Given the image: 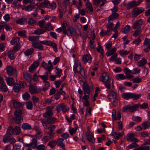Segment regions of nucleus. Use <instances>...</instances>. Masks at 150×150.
Here are the masks:
<instances>
[{"mask_svg": "<svg viewBox=\"0 0 150 150\" xmlns=\"http://www.w3.org/2000/svg\"><path fill=\"white\" fill-rule=\"evenodd\" d=\"M6 70L7 73L8 75L10 76L13 75L14 77H17L16 70L12 67L10 66H8L6 68Z\"/></svg>", "mask_w": 150, "mask_h": 150, "instance_id": "nucleus-5", "label": "nucleus"}, {"mask_svg": "<svg viewBox=\"0 0 150 150\" xmlns=\"http://www.w3.org/2000/svg\"><path fill=\"white\" fill-rule=\"evenodd\" d=\"M147 63L146 60L144 58H143L142 59L139 61L137 64V65L139 67H141Z\"/></svg>", "mask_w": 150, "mask_h": 150, "instance_id": "nucleus-34", "label": "nucleus"}, {"mask_svg": "<svg viewBox=\"0 0 150 150\" xmlns=\"http://www.w3.org/2000/svg\"><path fill=\"white\" fill-rule=\"evenodd\" d=\"M108 97L109 99L112 100L117 98V96L115 93L112 91L109 94Z\"/></svg>", "mask_w": 150, "mask_h": 150, "instance_id": "nucleus-33", "label": "nucleus"}, {"mask_svg": "<svg viewBox=\"0 0 150 150\" xmlns=\"http://www.w3.org/2000/svg\"><path fill=\"white\" fill-rule=\"evenodd\" d=\"M143 128L145 129L149 127L150 126V123L149 122H144L142 125Z\"/></svg>", "mask_w": 150, "mask_h": 150, "instance_id": "nucleus-56", "label": "nucleus"}, {"mask_svg": "<svg viewBox=\"0 0 150 150\" xmlns=\"http://www.w3.org/2000/svg\"><path fill=\"white\" fill-rule=\"evenodd\" d=\"M0 89L1 91L5 92H6L7 91V88L4 83L1 84Z\"/></svg>", "mask_w": 150, "mask_h": 150, "instance_id": "nucleus-52", "label": "nucleus"}, {"mask_svg": "<svg viewBox=\"0 0 150 150\" xmlns=\"http://www.w3.org/2000/svg\"><path fill=\"white\" fill-rule=\"evenodd\" d=\"M99 80L103 83L106 82L111 81V79L110 78L109 74L107 73H103L99 78Z\"/></svg>", "mask_w": 150, "mask_h": 150, "instance_id": "nucleus-6", "label": "nucleus"}, {"mask_svg": "<svg viewBox=\"0 0 150 150\" xmlns=\"http://www.w3.org/2000/svg\"><path fill=\"white\" fill-rule=\"evenodd\" d=\"M86 8H88L91 12L93 11V8L92 6V4L90 2H88L86 3Z\"/></svg>", "mask_w": 150, "mask_h": 150, "instance_id": "nucleus-62", "label": "nucleus"}, {"mask_svg": "<svg viewBox=\"0 0 150 150\" xmlns=\"http://www.w3.org/2000/svg\"><path fill=\"white\" fill-rule=\"evenodd\" d=\"M29 90L31 94H33L40 92L41 90L39 88H37L35 86L31 85L29 87Z\"/></svg>", "mask_w": 150, "mask_h": 150, "instance_id": "nucleus-16", "label": "nucleus"}, {"mask_svg": "<svg viewBox=\"0 0 150 150\" xmlns=\"http://www.w3.org/2000/svg\"><path fill=\"white\" fill-rule=\"evenodd\" d=\"M135 111L136 110L137 108H139L141 109H145L147 108L148 106V104L146 103H144L141 105L139 103L134 104Z\"/></svg>", "mask_w": 150, "mask_h": 150, "instance_id": "nucleus-19", "label": "nucleus"}, {"mask_svg": "<svg viewBox=\"0 0 150 150\" xmlns=\"http://www.w3.org/2000/svg\"><path fill=\"white\" fill-rule=\"evenodd\" d=\"M28 144H30L32 148L33 149L36 148L37 146V141L35 138H33L32 142Z\"/></svg>", "mask_w": 150, "mask_h": 150, "instance_id": "nucleus-38", "label": "nucleus"}, {"mask_svg": "<svg viewBox=\"0 0 150 150\" xmlns=\"http://www.w3.org/2000/svg\"><path fill=\"white\" fill-rule=\"evenodd\" d=\"M26 108L29 110H32L33 108V104L32 102L29 101L26 103Z\"/></svg>", "mask_w": 150, "mask_h": 150, "instance_id": "nucleus-57", "label": "nucleus"}, {"mask_svg": "<svg viewBox=\"0 0 150 150\" xmlns=\"http://www.w3.org/2000/svg\"><path fill=\"white\" fill-rule=\"evenodd\" d=\"M14 52L11 51H9L8 53V57L11 59L13 60L15 58V55H14Z\"/></svg>", "mask_w": 150, "mask_h": 150, "instance_id": "nucleus-47", "label": "nucleus"}, {"mask_svg": "<svg viewBox=\"0 0 150 150\" xmlns=\"http://www.w3.org/2000/svg\"><path fill=\"white\" fill-rule=\"evenodd\" d=\"M36 148L37 150H45V146L43 144H40L37 146Z\"/></svg>", "mask_w": 150, "mask_h": 150, "instance_id": "nucleus-63", "label": "nucleus"}, {"mask_svg": "<svg viewBox=\"0 0 150 150\" xmlns=\"http://www.w3.org/2000/svg\"><path fill=\"white\" fill-rule=\"evenodd\" d=\"M86 135L87 137V139L89 142L93 143L94 142L95 139L93 136V134L92 132L88 130L86 132Z\"/></svg>", "mask_w": 150, "mask_h": 150, "instance_id": "nucleus-12", "label": "nucleus"}, {"mask_svg": "<svg viewBox=\"0 0 150 150\" xmlns=\"http://www.w3.org/2000/svg\"><path fill=\"white\" fill-rule=\"evenodd\" d=\"M143 23V20L142 19H140L134 23L132 25V28L134 29H139L141 28Z\"/></svg>", "mask_w": 150, "mask_h": 150, "instance_id": "nucleus-13", "label": "nucleus"}, {"mask_svg": "<svg viewBox=\"0 0 150 150\" xmlns=\"http://www.w3.org/2000/svg\"><path fill=\"white\" fill-rule=\"evenodd\" d=\"M57 144V142L54 140H52L50 142L48 145L51 148L53 149L56 146Z\"/></svg>", "mask_w": 150, "mask_h": 150, "instance_id": "nucleus-44", "label": "nucleus"}, {"mask_svg": "<svg viewBox=\"0 0 150 150\" xmlns=\"http://www.w3.org/2000/svg\"><path fill=\"white\" fill-rule=\"evenodd\" d=\"M21 145L19 143H16L13 145V150H18L20 149Z\"/></svg>", "mask_w": 150, "mask_h": 150, "instance_id": "nucleus-58", "label": "nucleus"}, {"mask_svg": "<svg viewBox=\"0 0 150 150\" xmlns=\"http://www.w3.org/2000/svg\"><path fill=\"white\" fill-rule=\"evenodd\" d=\"M36 5L38 8L39 6L40 7L43 8L46 7L48 8H55L56 7V4L54 2H52L51 3L48 0H44V1L41 3H37L36 4Z\"/></svg>", "mask_w": 150, "mask_h": 150, "instance_id": "nucleus-1", "label": "nucleus"}, {"mask_svg": "<svg viewBox=\"0 0 150 150\" xmlns=\"http://www.w3.org/2000/svg\"><path fill=\"white\" fill-rule=\"evenodd\" d=\"M13 106L14 107L17 108L15 110L14 112H24L23 110L19 108L22 107V104L18 102H15L13 103Z\"/></svg>", "mask_w": 150, "mask_h": 150, "instance_id": "nucleus-14", "label": "nucleus"}, {"mask_svg": "<svg viewBox=\"0 0 150 150\" xmlns=\"http://www.w3.org/2000/svg\"><path fill=\"white\" fill-rule=\"evenodd\" d=\"M141 94H136L135 93H132V98L134 100H136L139 99L141 97Z\"/></svg>", "mask_w": 150, "mask_h": 150, "instance_id": "nucleus-48", "label": "nucleus"}, {"mask_svg": "<svg viewBox=\"0 0 150 150\" xmlns=\"http://www.w3.org/2000/svg\"><path fill=\"white\" fill-rule=\"evenodd\" d=\"M130 52V51L127 52V51L120 50L119 51L120 54L122 57H124L128 54Z\"/></svg>", "mask_w": 150, "mask_h": 150, "instance_id": "nucleus-54", "label": "nucleus"}, {"mask_svg": "<svg viewBox=\"0 0 150 150\" xmlns=\"http://www.w3.org/2000/svg\"><path fill=\"white\" fill-rule=\"evenodd\" d=\"M28 24L32 25L35 24L36 22L35 20L33 19L32 18H30L28 21Z\"/></svg>", "mask_w": 150, "mask_h": 150, "instance_id": "nucleus-53", "label": "nucleus"}, {"mask_svg": "<svg viewBox=\"0 0 150 150\" xmlns=\"http://www.w3.org/2000/svg\"><path fill=\"white\" fill-rule=\"evenodd\" d=\"M21 132L20 128L18 126H15L13 128L12 127H8L7 131V134L10 135L14 134L17 135Z\"/></svg>", "mask_w": 150, "mask_h": 150, "instance_id": "nucleus-2", "label": "nucleus"}, {"mask_svg": "<svg viewBox=\"0 0 150 150\" xmlns=\"http://www.w3.org/2000/svg\"><path fill=\"white\" fill-rule=\"evenodd\" d=\"M122 97L126 100L132 98V93H124L122 95Z\"/></svg>", "mask_w": 150, "mask_h": 150, "instance_id": "nucleus-35", "label": "nucleus"}, {"mask_svg": "<svg viewBox=\"0 0 150 150\" xmlns=\"http://www.w3.org/2000/svg\"><path fill=\"white\" fill-rule=\"evenodd\" d=\"M95 34L93 35V37L92 39H90V46L91 48L94 49L96 48L95 45L94 44V40L95 39Z\"/></svg>", "mask_w": 150, "mask_h": 150, "instance_id": "nucleus-39", "label": "nucleus"}, {"mask_svg": "<svg viewBox=\"0 0 150 150\" xmlns=\"http://www.w3.org/2000/svg\"><path fill=\"white\" fill-rule=\"evenodd\" d=\"M27 18H21L17 19L16 21V22L20 25H23L27 22Z\"/></svg>", "mask_w": 150, "mask_h": 150, "instance_id": "nucleus-27", "label": "nucleus"}, {"mask_svg": "<svg viewBox=\"0 0 150 150\" xmlns=\"http://www.w3.org/2000/svg\"><path fill=\"white\" fill-rule=\"evenodd\" d=\"M108 23L107 24L106 26L107 28V32H109L112 29L113 27L114 24L112 23H110L109 21H108Z\"/></svg>", "mask_w": 150, "mask_h": 150, "instance_id": "nucleus-30", "label": "nucleus"}, {"mask_svg": "<svg viewBox=\"0 0 150 150\" xmlns=\"http://www.w3.org/2000/svg\"><path fill=\"white\" fill-rule=\"evenodd\" d=\"M69 109L68 107L64 105L63 103L58 104L56 108V110L58 112H60L61 111L67 112L68 111Z\"/></svg>", "mask_w": 150, "mask_h": 150, "instance_id": "nucleus-4", "label": "nucleus"}, {"mask_svg": "<svg viewBox=\"0 0 150 150\" xmlns=\"http://www.w3.org/2000/svg\"><path fill=\"white\" fill-rule=\"evenodd\" d=\"M83 93L85 95L86 94L89 95L91 90H92L93 88L92 86H90L88 84L84 83L83 85Z\"/></svg>", "mask_w": 150, "mask_h": 150, "instance_id": "nucleus-11", "label": "nucleus"}, {"mask_svg": "<svg viewBox=\"0 0 150 150\" xmlns=\"http://www.w3.org/2000/svg\"><path fill=\"white\" fill-rule=\"evenodd\" d=\"M46 31L45 30L41 29H39L34 31V33L38 35H40L41 34L43 33Z\"/></svg>", "mask_w": 150, "mask_h": 150, "instance_id": "nucleus-46", "label": "nucleus"}, {"mask_svg": "<svg viewBox=\"0 0 150 150\" xmlns=\"http://www.w3.org/2000/svg\"><path fill=\"white\" fill-rule=\"evenodd\" d=\"M23 98L24 100H29L30 98V94L28 93H26L23 95Z\"/></svg>", "mask_w": 150, "mask_h": 150, "instance_id": "nucleus-60", "label": "nucleus"}, {"mask_svg": "<svg viewBox=\"0 0 150 150\" xmlns=\"http://www.w3.org/2000/svg\"><path fill=\"white\" fill-rule=\"evenodd\" d=\"M32 45L33 47L35 48L39 49L40 50H43V47L42 45L40 44V43L36 42H33Z\"/></svg>", "mask_w": 150, "mask_h": 150, "instance_id": "nucleus-25", "label": "nucleus"}, {"mask_svg": "<svg viewBox=\"0 0 150 150\" xmlns=\"http://www.w3.org/2000/svg\"><path fill=\"white\" fill-rule=\"evenodd\" d=\"M44 85L42 89V90L43 91H46L48 89V88L50 86V84L48 81L44 82Z\"/></svg>", "mask_w": 150, "mask_h": 150, "instance_id": "nucleus-40", "label": "nucleus"}, {"mask_svg": "<svg viewBox=\"0 0 150 150\" xmlns=\"http://www.w3.org/2000/svg\"><path fill=\"white\" fill-rule=\"evenodd\" d=\"M80 62L78 61L75 62L73 67V71L74 73H79L81 68Z\"/></svg>", "mask_w": 150, "mask_h": 150, "instance_id": "nucleus-8", "label": "nucleus"}, {"mask_svg": "<svg viewBox=\"0 0 150 150\" xmlns=\"http://www.w3.org/2000/svg\"><path fill=\"white\" fill-rule=\"evenodd\" d=\"M135 111L134 105L132 106L127 105L124 106L122 108L123 112H132Z\"/></svg>", "mask_w": 150, "mask_h": 150, "instance_id": "nucleus-7", "label": "nucleus"}, {"mask_svg": "<svg viewBox=\"0 0 150 150\" xmlns=\"http://www.w3.org/2000/svg\"><path fill=\"white\" fill-rule=\"evenodd\" d=\"M23 76L25 79L28 81L29 82L31 80L32 76L29 73L26 72L25 73H24Z\"/></svg>", "mask_w": 150, "mask_h": 150, "instance_id": "nucleus-29", "label": "nucleus"}, {"mask_svg": "<svg viewBox=\"0 0 150 150\" xmlns=\"http://www.w3.org/2000/svg\"><path fill=\"white\" fill-rule=\"evenodd\" d=\"M21 127L24 130H28L31 129V125L27 123H23Z\"/></svg>", "mask_w": 150, "mask_h": 150, "instance_id": "nucleus-24", "label": "nucleus"}, {"mask_svg": "<svg viewBox=\"0 0 150 150\" xmlns=\"http://www.w3.org/2000/svg\"><path fill=\"white\" fill-rule=\"evenodd\" d=\"M39 65V63L38 62H35L32 64L29 68L30 72H33V70L35 69Z\"/></svg>", "mask_w": 150, "mask_h": 150, "instance_id": "nucleus-20", "label": "nucleus"}, {"mask_svg": "<svg viewBox=\"0 0 150 150\" xmlns=\"http://www.w3.org/2000/svg\"><path fill=\"white\" fill-rule=\"evenodd\" d=\"M55 71L58 76L59 77H60L62 73V70L59 68H57L56 69Z\"/></svg>", "mask_w": 150, "mask_h": 150, "instance_id": "nucleus-64", "label": "nucleus"}, {"mask_svg": "<svg viewBox=\"0 0 150 150\" xmlns=\"http://www.w3.org/2000/svg\"><path fill=\"white\" fill-rule=\"evenodd\" d=\"M22 113H14L15 117L13 118V120L17 124H20L23 120V118L21 116Z\"/></svg>", "mask_w": 150, "mask_h": 150, "instance_id": "nucleus-10", "label": "nucleus"}, {"mask_svg": "<svg viewBox=\"0 0 150 150\" xmlns=\"http://www.w3.org/2000/svg\"><path fill=\"white\" fill-rule=\"evenodd\" d=\"M7 84L10 86H12L14 83V81L12 77H8L6 79Z\"/></svg>", "mask_w": 150, "mask_h": 150, "instance_id": "nucleus-26", "label": "nucleus"}, {"mask_svg": "<svg viewBox=\"0 0 150 150\" xmlns=\"http://www.w3.org/2000/svg\"><path fill=\"white\" fill-rule=\"evenodd\" d=\"M119 16V14L117 13H112V14L109 17L108 19L110 20H113L117 18Z\"/></svg>", "mask_w": 150, "mask_h": 150, "instance_id": "nucleus-28", "label": "nucleus"}, {"mask_svg": "<svg viewBox=\"0 0 150 150\" xmlns=\"http://www.w3.org/2000/svg\"><path fill=\"white\" fill-rule=\"evenodd\" d=\"M136 142H134L129 144L128 146V147L129 149H132L139 146V145L137 144Z\"/></svg>", "mask_w": 150, "mask_h": 150, "instance_id": "nucleus-61", "label": "nucleus"}, {"mask_svg": "<svg viewBox=\"0 0 150 150\" xmlns=\"http://www.w3.org/2000/svg\"><path fill=\"white\" fill-rule=\"evenodd\" d=\"M127 140L131 142H137L138 141V139L135 138L133 134H128L126 137Z\"/></svg>", "mask_w": 150, "mask_h": 150, "instance_id": "nucleus-15", "label": "nucleus"}, {"mask_svg": "<svg viewBox=\"0 0 150 150\" xmlns=\"http://www.w3.org/2000/svg\"><path fill=\"white\" fill-rule=\"evenodd\" d=\"M63 141L64 139H63L59 138L58 139L57 141L56 142L58 145L62 147H64V145L63 143Z\"/></svg>", "mask_w": 150, "mask_h": 150, "instance_id": "nucleus-41", "label": "nucleus"}, {"mask_svg": "<svg viewBox=\"0 0 150 150\" xmlns=\"http://www.w3.org/2000/svg\"><path fill=\"white\" fill-rule=\"evenodd\" d=\"M45 28L48 31H51L53 30V27L50 23H48L45 25Z\"/></svg>", "mask_w": 150, "mask_h": 150, "instance_id": "nucleus-49", "label": "nucleus"}, {"mask_svg": "<svg viewBox=\"0 0 150 150\" xmlns=\"http://www.w3.org/2000/svg\"><path fill=\"white\" fill-rule=\"evenodd\" d=\"M35 129L36 133L35 135V137L37 139H40L42 136L41 129L39 127L37 126L35 127Z\"/></svg>", "mask_w": 150, "mask_h": 150, "instance_id": "nucleus-18", "label": "nucleus"}, {"mask_svg": "<svg viewBox=\"0 0 150 150\" xmlns=\"http://www.w3.org/2000/svg\"><path fill=\"white\" fill-rule=\"evenodd\" d=\"M36 6H37L36 4L35 5L29 4L26 6L24 8H23V10H25L27 11H32L33 9L36 8Z\"/></svg>", "mask_w": 150, "mask_h": 150, "instance_id": "nucleus-21", "label": "nucleus"}, {"mask_svg": "<svg viewBox=\"0 0 150 150\" xmlns=\"http://www.w3.org/2000/svg\"><path fill=\"white\" fill-rule=\"evenodd\" d=\"M19 37H16L13 38L11 40V43L13 45H15L18 43L19 41Z\"/></svg>", "mask_w": 150, "mask_h": 150, "instance_id": "nucleus-31", "label": "nucleus"}, {"mask_svg": "<svg viewBox=\"0 0 150 150\" xmlns=\"http://www.w3.org/2000/svg\"><path fill=\"white\" fill-rule=\"evenodd\" d=\"M45 23V22L44 21H40L38 22V25L41 28H45L44 25Z\"/></svg>", "mask_w": 150, "mask_h": 150, "instance_id": "nucleus-59", "label": "nucleus"}, {"mask_svg": "<svg viewBox=\"0 0 150 150\" xmlns=\"http://www.w3.org/2000/svg\"><path fill=\"white\" fill-rule=\"evenodd\" d=\"M144 11V9L142 8H136L133 9L132 16V17H135L141 14Z\"/></svg>", "mask_w": 150, "mask_h": 150, "instance_id": "nucleus-9", "label": "nucleus"}, {"mask_svg": "<svg viewBox=\"0 0 150 150\" xmlns=\"http://www.w3.org/2000/svg\"><path fill=\"white\" fill-rule=\"evenodd\" d=\"M79 33V31L77 32L75 28L71 27L67 28L65 33V34L69 36H71L74 35L76 37H78L80 36Z\"/></svg>", "mask_w": 150, "mask_h": 150, "instance_id": "nucleus-3", "label": "nucleus"}, {"mask_svg": "<svg viewBox=\"0 0 150 150\" xmlns=\"http://www.w3.org/2000/svg\"><path fill=\"white\" fill-rule=\"evenodd\" d=\"M45 75H39V77L43 80V82L47 81L48 80L49 78V75L48 74V72H45Z\"/></svg>", "mask_w": 150, "mask_h": 150, "instance_id": "nucleus-23", "label": "nucleus"}, {"mask_svg": "<svg viewBox=\"0 0 150 150\" xmlns=\"http://www.w3.org/2000/svg\"><path fill=\"white\" fill-rule=\"evenodd\" d=\"M116 78L118 80H123L126 79V76L122 74H119L116 75Z\"/></svg>", "mask_w": 150, "mask_h": 150, "instance_id": "nucleus-43", "label": "nucleus"}, {"mask_svg": "<svg viewBox=\"0 0 150 150\" xmlns=\"http://www.w3.org/2000/svg\"><path fill=\"white\" fill-rule=\"evenodd\" d=\"M112 117L113 120H114L117 119L119 120L121 117V115L120 113H117V115L116 113H112Z\"/></svg>", "mask_w": 150, "mask_h": 150, "instance_id": "nucleus-32", "label": "nucleus"}, {"mask_svg": "<svg viewBox=\"0 0 150 150\" xmlns=\"http://www.w3.org/2000/svg\"><path fill=\"white\" fill-rule=\"evenodd\" d=\"M130 29V26L129 25H127L124 27L123 30L122 31V32L123 33L127 34L129 32Z\"/></svg>", "mask_w": 150, "mask_h": 150, "instance_id": "nucleus-42", "label": "nucleus"}, {"mask_svg": "<svg viewBox=\"0 0 150 150\" xmlns=\"http://www.w3.org/2000/svg\"><path fill=\"white\" fill-rule=\"evenodd\" d=\"M67 25V23L66 21H64L63 22V23L62 24V28L63 29V32L64 34H65V33L67 31L66 30V26Z\"/></svg>", "mask_w": 150, "mask_h": 150, "instance_id": "nucleus-55", "label": "nucleus"}, {"mask_svg": "<svg viewBox=\"0 0 150 150\" xmlns=\"http://www.w3.org/2000/svg\"><path fill=\"white\" fill-rule=\"evenodd\" d=\"M34 49L33 48H30L25 50L24 52V54L26 56L30 55L33 53Z\"/></svg>", "mask_w": 150, "mask_h": 150, "instance_id": "nucleus-36", "label": "nucleus"}, {"mask_svg": "<svg viewBox=\"0 0 150 150\" xmlns=\"http://www.w3.org/2000/svg\"><path fill=\"white\" fill-rule=\"evenodd\" d=\"M47 122L48 124H53L55 122V119L52 117H50L47 118Z\"/></svg>", "mask_w": 150, "mask_h": 150, "instance_id": "nucleus-45", "label": "nucleus"}, {"mask_svg": "<svg viewBox=\"0 0 150 150\" xmlns=\"http://www.w3.org/2000/svg\"><path fill=\"white\" fill-rule=\"evenodd\" d=\"M83 59L84 64H85L87 62L89 63L91 62L92 58L90 55H84L83 57Z\"/></svg>", "mask_w": 150, "mask_h": 150, "instance_id": "nucleus-22", "label": "nucleus"}, {"mask_svg": "<svg viewBox=\"0 0 150 150\" xmlns=\"http://www.w3.org/2000/svg\"><path fill=\"white\" fill-rule=\"evenodd\" d=\"M116 48L114 47L112 48L111 50L110 51H108L106 52V55L107 56H110L114 54L115 53L116 51Z\"/></svg>", "mask_w": 150, "mask_h": 150, "instance_id": "nucleus-37", "label": "nucleus"}, {"mask_svg": "<svg viewBox=\"0 0 150 150\" xmlns=\"http://www.w3.org/2000/svg\"><path fill=\"white\" fill-rule=\"evenodd\" d=\"M3 141L5 143L8 142H15V139L13 137H11L7 135L4 137Z\"/></svg>", "mask_w": 150, "mask_h": 150, "instance_id": "nucleus-17", "label": "nucleus"}, {"mask_svg": "<svg viewBox=\"0 0 150 150\" xmlns=\"http://www.w3.org/2000/svg\"><path fill=\"white\" fill-rule=\"evenodd\" d=\"M20 87L18 84H15L13 88V90L15 92H18L20 90Z\"/></svg>", "mask_w": 150, "mask_h": 150, "instance_id": "nucleus-50", "label": "nucleus"}, {"mask_svg": "<svg viewBox=\"0 0 150 150\" xmlns=\"http://www.w3.org/2000/svg\"><path fill=\"white\" fill-rule=\"evenodd\" d=\"M50 43H49V46H51L54 49V51L55 52H57V45L54 42L50 41Z\"/></svg>", "mask_w": 150, "mask_h": 150, "instance_id": "nucleus-51", "label": "nucleus"}]
</instances>
